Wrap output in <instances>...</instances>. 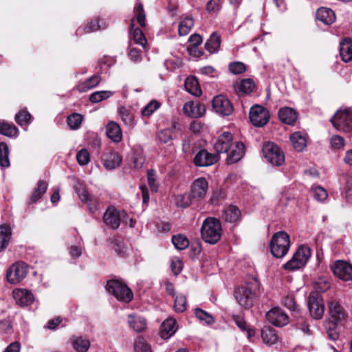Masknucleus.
I'll return each mask as SVG.
<instances>
[{"label":"nucleus","mask_w":352,"mask_h":352,"mask_svg":"<svg viewBox=\"0 0 352 352\" xmlns=\"http://www.w3.org/2000/svg\"><path fill=\"white\" fill-rule=\"evenodd\" d=\"M290 140L297 151H302L306 147L307 138L305 134L302 132L298 131L292 134Z\"/></svg>","instance_id":"nucleus-33"},{"label":"nucleus","mask_w":352,"mask_h":352,"mask_svg":"<svg viewBox=\"0 0 352 352\" xmlns=\"http://www.w3.org/2000/svg\"><path fill=\"white\" fill-rule=\"evenodd\" d=\"M195 314L199 320L204 321L207 324H212L214 322L213 317L210 314L199 308L195 309Z\"/></svg>","instance_id":"nucleus-55"},{"label":"nucleus","mask_w":352,"mask_h":352,"mask_svg":"<svg viewBox=\"0 0 352 352\" xmlns=\"http://www.w3.org/2000/svg\"><path fill=\"white\" fill-rule=\"evenodd\" d=\"M184 87L188 93L195 96H200L202 94L198 80L193 76L186 79Z\"/></svg>","instance_id":"nucleus-29"},{"label":"nucleus","mask_w":352,"mask_h":352,"mask_svg":"<svg viewBox=\"0 0 352 352\" xmlns=\"http://www.w3.org/2000/svg\"><path fill=\"white\" fill-rule=\"evenodd\" d=\"M336 276L343 280L352 279V266L346 262L338 261L332 266Z\"/></svg>","instance_id":"nucleus-18"},{"label":"nucleus","mask_w":352,"mask_h":352,"mask_svg":"<svg viewBox=\"0 0 352 352\" xmlns=\"http://www.w3.org/2000/svg\"><path fill=\"white\" fill-rule=\"evenodd\" d=\"M208 190V183L206 178L201 177L192 183L190 190V196L195 201L203 200Z\"/></svg>","instance_id":"nucleus-12"},{"label":"nucleus","mask_w":352,"mask_h":352,"mask_svg":"<svg viewBox=\"0 0 352 352\" xmlns=\"http://www.w3.org/2000/svg\"><path fill=\"white\" fill-rule=\"evenodd\" d=\"M47 189V183L43 180L38 182L30 198V203H34L41 198Z\"/></svg>","instance_id":"nucleus-38"},{"label":"nucleus","mask_w":352,"mask_h":352,"mask_svg":"<svg viewBox=\"0 0 352 352\" xmlns=\"http://www.w3.org/2000/svg\"><path fill=\"white\" fill-rule=\"evenodd\" d=\"M172 243L179 250L186 249L189 245V241L188 238L183 234L174 235L172 237Z\"/></svg>","instance_id":"nucleus-45"},{"label":"nucleus","mask_w":352,"mask_h":352,"mask_svg":"<svg viewBox=\"0 0 352 352\" xmlns=\"http://www.w3.org/2000/svg\"><path fill=\"white\" fill-rule=\"evenodd\" d=\"M234 89L238 93L248 94L251 93L254 88V82L252 79H243L239 82L234 85Z\"/></svg>","instance_id":"nucleus-35"},{"label":"nucleus","mask_w":352,"mask_h":352,"mask_svg":"<svg viewBox=\"0 0 352 352\" xmlns=\"http://www.w3.org/2000/svg\"><path fill=\"white\" fill-rule=\"evenodd\" d=\"M113 95L110 91H98L89 96V101L92 103H98L109 98Z\"/></svg>","instance_id":"nucleus-46"},{"label":"nucleus","mask_w":352,"mask_h":352,"mask_svg":"<svg viewBox=\"0 0 352 352\" xmlns=\"http://www.w3.org/2000/svg\"><path fill=\"white\" fill-rule=\"evenodd\" d=\"M217 154L210 153L206 149L200 150L195 156L194 163L197 166H209L219 160Z\"/></svg>","instance_id":"nucleus-16"},{"label":"nucleus","mask_w":352,"mask_h":352,"mask_svg":"<svg viewBox=\"0 0 352 352\" xmlns=\"http://www.w3.org/2000/svg\"><path fill=\"white\" fill-rule=\"evenodd\" d=\"M106 134L113 142L118 143L122 139V133L120 125L115 122H110L106 126Z\"/></svg>","instance_id":"nucleus-23"},{"label":"nucleus","mask_w":352,"mask_h":352,"mask_svg":"<svg viewBox=\"0 0 352 352\" xmlns=\"http://www.w3.org/2000/svg\"><path fill=\"white\" fill-rule=\"evenodd\" d=\"M176 329V320L173 318H168L160 327V336L163 339H168L175 333Z\"/></svg>","instance_id":"nucleus-26"},{"label":"nucleus","mask_w":352,"mask_h":352,"mask_svg":"<svg viewBox=\"0 0 352 352\" xmlns=\"http://www.w3.org/2000/svg\"><path fill=\"white\" fill-rule=\"evenodd\" d=\"M263 153L265 159L273 166H280L285 162V155L280 148L273 142L263 144Z\"/></svg>","instance_id":"nucleus-8"},{"label":"nucleus","mask_w":352,"mask_h":352,"mask_svg":"<svg viewBox=\"0 0 352 352\" xmlns=\"http://www.w3.org/2000/svg\"><path fill=\"white\" fill-rule=\"evenodd\" d=\"M308 307L310 315L315 319H320L324 314L323 300L319 294L311 292L308 298Z\"/></svg>","instance_id":"nucleus-11"},{"label":"nucleus","mask_w":352,"mask_h":352,"mask_svg":"<svg viewBox=\"0 0 352 352\" xmlns=\"http://www.w3.org/2000/svg\"><path fill=\"white\" fill-rule=\"evenodd\" d=\"M135 16L131 23V38L135 43L141 45L144 49L146 48L147 40L142 30L138 28H134L135 19L140 25L141 27H145V12L143 5L141 3H137L134 8Z\"/></svg>","instance_id":"nucleus-2"},{"label":"nucleus","mask_w":352,"mask_h":352,"mask_svg":"<svg viewBox=\"0 0 352 352\" xmlns=\"http://www.w3.org/2000/svg\"><path fill=\"white\" fill-rule=\"evenodd\" d=\"M103 221L106 226L116 230L120 225V217L119 211L113 206H109L103 215Z\"/></svg>","instance_id":"nucleus-20"},{"label":"nucleus","mask_w":352,"mask_h":352,"mask_svg":"<svg viewBox=\"0 0 352 352\" xmlns=\"http://www.w3.org/2000/svg\"><path fill=\"white\" fill-rule=\"evenodd\" d=\"M128 324L130 328L138 333L144 331L146 328V320L145 318L136 314L128 316Z\"/></svg>","instance_id":"nucleus-24"},{"label":"nucleus","mask_w":352,"mask_h":352,"mask_svg":"<svg viewBox=\"0 0 352 352\" xmlns=\"http://www.w3.org/2000/svg\"><path fill=\"white\" fill-rule=\"evenodd\" d=\"M192 201H195L192 198L190 197V193L188 195L185 194H179L175 197V202L177 206L181 208L188 207Z\"/></svg>","instance_id":"nucleus-49"},{"label":"nucleus","mask_w":352,"mask_h":352,"mask_svg":"<svg viewBox=\"0 0 352 352\" xmlns=\"http://www.w3.org/2000/svg\"><path fill=\"white\" fill-rule=\"evenodd\" d=\"M32 120V117L26 109H21L15 116V121L21 126L29 125Z\"/></svg>","instance_id":"nucleus-41"},{"label":"nucleus","mask_w":352,"mask_h":352,"mask_svg":"<svg viewBox=\"0 0 352 352\" xmlns=\"http://www.w3.org/2000/svg\"><path fill=\"white\" fill-rule=\"evenodd\" d=\"M12 332V320L10 317L0 320V334H10Z\"/></svg>","instance_id":"nucleus-57"},{"label":"nucleus","mask_w":352,"mask_h":352,"mask_svg":"<svg viewBox=\"0 0 352 352\" xmlns=\"http://www.w3.org/2000/svg\"><path fill=\"white\" fill-rule=\"evenodd\" d=\"M331 318L335 322L342 321L346 317V313L338 301L331 299L328 302Z\"/></svg>","instance_id":"nucleus-21"},{"label":"nucleus","mask_w":352,"mask_h":352,"mask_svg":"<svg viewBox=\"0 0 352 352\" xmlns=\"http://www.w3.org/2000/svg\"><path fill=\"white\" fill-rule=\"evenodd\" d=\"M76 192L78 193L80 199L82 201H85L88 204L89 210L91 212H94L97 210L96 205H91L90 203H89V202H91L92 201V199H91L90 195H89L88 192L85 188H82L76 189Z\"/></svg>","instance_id":"nucleus-51"},{"label":"nucleus","mask_w":352,"mask_h":352,"mask_svg":"<svg viewBox=\"0 0 352 352\" xmlns=\"http://www.w3.org/2000/svg\"><path fill=\"white\" fill-rule=\"evenodd\" d=\"M221 8V0H210L206 4V9L208 12H216L220 10Z\"/></svg>","instance_id":"nucleus-63"},{"label":"nucleus","mask_w":352,"mask_h":352,"mask_svg":"<svg viewBox=\"0 0 352 352\" xmlns=\"http://www.w3.org/2000/svg\"><path fill=\"white\" fill-rule=\"evenodd\" d=\"M10 236L11 229L10 226L7 225H1L0 226V252L8 246Z\"/></svg>","instance_id":"nucleus-40"},{"label":"nucleus","mask_w":352,"mask_h":352,"mask_svg":"<svg viewBox=\"0 0 352 352\" xmlns=\"http://www.w3.org/2000/svg\"><path fill=\"white\" fill-rule=\"evenodd\" d=\"M316 18L324 24L330 25L336 21V14L330 8H320L317 10Z\"/></svg>","instance_id":"nucleus-27"},{"label":"nucleus","mask_w":352,"mask_h":352,"mask_svg":"<svg viewBox=\"0 0 352 352\" xmlns=\"http://www.w3.org/2000/svg\"><path fill=\"white\" fill-rule=\"evenodd\" d=\"M258 289L259 283L256 278H253L235 290V298L241 307L249 308L252 305L253 300Z\"/></svg>","instance_id":"nucleus-3"},{"label":"nucleus","mask_w":352,"mask_h":352,"mask_svg":"<svg viewBox=\"0 0 352 352\" xmlns=\"http://www.w3.org/2000/svg\"><path fill=\"white\" fill-rule=\"evenodd\" d=\"M283 305L293 312L298 313V306L293 295L289 294L283 299Z\"/></svg>","instance_id":"nucleus-52"},{"label":"nucleus","mask_w":352,"mask_h":352,"mask_svg":"<svg viewBox=\"0 0 352 352\" xmlns=\"http://www.w3.org/2000/svg\"><path fill=\"white\" fill-rule=\"evenodd\" d=\"M311 255V249L307 245H300L292 258L284 265V268L294 271L303 267Z\"/></svg>","instance_id":"nucleus-5"},{"label":"nucleus","mask_w":352,"mask_h":352,"mask_svg":"<svg viewBox=\"0 0 352 352\" xmlns=\"http://www.w3.org/2000/svg\"><path fill=\"white\" fill-rule=\"evenodd\" d=\"M213 109L219 115L229 116L233 111L230 101L222 95L215 96L212 100Z\"/></svg>","instance_id":"nucleus-13"},{"label":"nucleus","mask_w":352,"mask_h":352,"mask_svg":"<svg viewBox=\"0 0 352 352\" xmlns=\"http://www.w3.org/2000/svg\"><path fill=\"white\" fill-rule=\"evenodd\" d=\"M12 297L15 302L20 307H28L34 301L33 294L26 289H15L12 292Z\"/></svg>","instance_id":"nucleus-15"},{"label":"nucleus","mask_w":352,"mask_h":352,"mask_svg":"<svg viewBox=\"0 0 352 352\" xmlns=\"http://www.w3.org/2000/svg\"><path fill=\"white\" fill-rule=\"evenodd\" d=\"M105 28V25H100L99 20L91 21L86 24L83 29L84 33H91Z\"/></svg>","instance_id":"nucleus-60"},{"label":"nucleus","mask_w":352,"mask_h":352,"mask_svg":"<svg viewBox=\"0 0 352 352\" xmlns=\"http://www.w3.org/2000/svg\"><path fill=\"white\" fill-rule=\"evenodd\" d=\"M186 298L184 295H178L175 300V310L177 312H183L186 309Z\"/></svg>","instance_id":"nucleus-58"},{"label":"nucleus","mask_w":352,"mask_h":352,"mask_svg":"<svg viewBox=\"0 0 352 352\" xmlns=\"http://www.w3.org/2000/svg\"><path fill=\"white\" fill-rule=\"evenodd\" d=\"M28 272V265L24 262H16L8 269L6 274L8 281L12 284H16L21 281Z\"/></svg>","instance_id":"nucleus-9"},{"label":"nucleus","mask_w":352,"mask_h":352,"mask_svg":"<svg viewBox=\"0 0 352 352\" xmlns=\"http://www.w3.org/2000/svg\"><path fill=\"white\" fill-rule=\"evenodd\" d=\"M340 56L343 61L348 63L352 60V41L344 39L340 43Z\"/></svg>","instance_id":"nucleus-34"},{"label":"nucleus","mask_w":352,"mask_h":352,"mask_svg":"<svg viewBox=\"0 0 352 352\" xmlns=\"http://www.w3.org/2000/svg\"><path fill=\"white\" fill-rule=\"evenodd\" d=\"M83 120V117L81 114L74 113L67 117V124L71 129H78Z\"/></svg>","instance_id":"nucleus-47"},{"label":"nucleus","mask_w":352,"mask_h":352,"mask_svg":"<svg viewBox=\"0 0 352 352\" xmlns=\"http://www.w3.org/2000/svg\"><path fill=\"white\" fill-rule=\"evenodd\" d=\"M101 82V77L98 75H94L83 81H80L76 88L79 92H86L96 87Z\"/></svg>","instance_id":"nucleus-25"},{"label":"nucleus","mask_w":352,"mask_h":352,"mask_svg":"<svg viewBox=\"0 0 352 352\" xmlns=\"http://www.w3.org/2000/svg\"><path fill=\"white\" fill-rule=\"evenodd\" d=\"M228 153L227 162L229 164L239 162L245 154V146L241 142H235L230 148Z\"/></svg>","instance_id":"nucleus-22"},{"label":"nucleus","mask_w":352,"mask_h":352,"mask_svg":"<svg viewBox=\"0 0 352 352\" xmlns=\"http://www.w3.org/2000/svg\"><path fill=\"white\" fill-rule=\"evenodd\" d=\"M134 349L136 352H152L151 345L142 337H138L135 340Z\"/></svg>","instance_id":"nucleus-50"},{"label":"nucleus","mask_w":352,"mask_h":352,"mask_svg":"<svg viewBox=\"0 0 352 352\" xmlns=\"http://www.w3.org/2000/svg\"><path fill=\"white\" fill-rule=\"evenodd\" d=\"M202 239L207 243L215 244L222 235L221 221L214 217H207L201 228Z\"/></svg>","instance_id":"nucleus-1"},{"label":"nucleus","mask_w":352,"mask_h":352,"mask_svg":"<svg viewBox=\"0 0 352 352\" xmlns=\"http://www.w3.org/2000/svg\"><path fill=\"white\" fill-rule=\"evenodd\" d=\"M89 346V340L87 338L82 337H74L73 338V346L78 352H87Z\"/></svg>","instance_id":"nucleus-42"},{"label":"nucleus","mask_w":352,"mask_h":352,"mask_svg":"<svg viewBox=\"0 0 352 352\" xmlns=\"http://www.w3.org/2000/svg\"><path fill=\"white\" fill-rule=\"evenodd\" d=\"M118 114L125 126H128L129 129L133 128L135 122L134 116L130 109L126 107H120L118 109Z\"/></svg>","instance_id":"nucleus-31"},{"label":"nucleus","mask_w":352,"mask_h":352,"mask_svg":"<svg viewBox=\"0 0 352 352\" xmlns=\"http://www.w3.org/2000/svg\"><path fill=\"white\" fill-rule=\"evenodd\" d=\"M229 69L234 74H240L245 71V66L241 62H234L229 65Z\"/></svg>","instance_id":"nucleus-62"},{"label":"nucleus","mask_w":352,"mask_h":352,"mask_svg":"<svg viewBox=\"0 0 352 352\" xmlns=\"http://www.w3.org/2000/svg\"><path fill=\"white\" fill-rule=\"evenodd\" d=\"M10 165L9 159V149L7 144L0 143V166L1 168H8Z\"/></svg>","instance_id":"nucleus-43"},{"label":"nucleus","mask_w":352,"mask_h":352,"mask_svg":"<svg viewBox=\"0 0 352 352\" xmlns=\"http://www.w3.org/2000/svg\"><path fill=\"white\" fill-rule=\"evenodd\" d=\"M240 215L241 212L238 208L230 206L224 210L222 217L227 222L235 223L239 219Z\"/></svg>","instance_id":"nucleus-37"},{"label":"nucleus","mask_w":352,"mask_h":352,"mask_svg":"<svg viewBox=\"0 0 352 352\" xmlns=\"http://www.w3.org/2000/svg\"><path fill=\"white\" fill-rule=\"evenodd\" d=\"M280 120L285 124L292 125L297 120V113L292 108H282L278 111Z\"/></svg>","instance_id":"nucleus-28"},{"label":"nucleus","mask_w":352,"mask_h":352,"mask_svg":"<svg viewBox=\"0 0 352 352\" xmlns=\"http://www.w3.org/2000/svg\"><path fill=\"white\" fill-rule=\"evenodd\" d=\"M106 289L120 301L128 302L133 299L131 290L127 285L119 280H109L106 285Z\"/></svg>","instance_id":"nucleus-6"},{"label":"nucleus","mask_w":352,"mask_h":352,"mask_svg":"<svg viewBox=\"0 0 352 352\" xmlns=\"http://www.w3.org/2000/svg\"><path fill=\"white\" fill-rule=\"evenodd\" d=\"M157 139L161 143L166 144L172 139V132L170 129L160 131L157 134Z\"/></svg>","instance_id":"nucleus-64"},{"label":"nucleus","mask_w":352,"mask_h":352,"mask_svg":"<svg viewBox=\"0 0 352 352\" xmlns=\"http://www.w3.org/2000/svg\"><path fill=\"white\" fill-rule=\"evenodd\" d=\"M261 338L263 342L267 345L274 344L278 340L276 330L271 327H264L262 329Z\"/></svg>","instance_id":"nucleus-30"},{"label":"nucleus","mask_w":352,"mask_h":352,"mask_svg":"<svg viewBox=\"0 0 352 352\" xmlns=\"http://www.w3.org/2000/svg\"><path fill=\"white\" fill-rule=\"evenodd\" d=\"M330 121L338 131L345 133L352 131V113L349 109L337 111Z\"/></svg>","instance_id":"nucleus-7"},{"label":"nucleus","mask_w":352,"mask_h":352,"mask_svg":"<svg viewBox=\"0 0 352 352\" xmlns=\"http://www.w3.org/2000/svg\"><path fill=\"white\" fill-rule=\"evenodd\" d=\"M266 318L269 322L277 327H283L289 322L288 316L278 307L272 308L267 311Z\"/></svg>","instance_id":"nucleus-14"},{"label":"nucleus","mask_w":352,"mask_h":352,"mask_svg":"<svg viewBox=\"0 0 352 352\" xmlns=\"http://www.w3.org/2000/svg\"><path fill=\"white\" fill-rule=\"evenodd\" d=\"M184 113L190 118H200L206 113L205 105L197 102L189 101L183 107Z\"/></svg>","instance_id":"nucleus-19"},{"label":"nucleus","mask_w":352,"mask_h":352,"mask_svg":"<svg viewBox=\"0 0 352 352\" xmlns=\"http://www.w3.org/2000/svg\"><path fill=\"white\" fill-rule=\"evenodd\" d=\"M18 129L12 123L7 122L4 120H0V133L10 137H16L18 134Z\"/></svg>","instance_id":"nucleus-39"},{"label":"nucleus","mask_w":352,"mask_h":352,"mask_svg":"<svg viewBox=\"0 0 352 352\" xmlns=\"http://www.w3.org/2000/svg\"><path fill=\"white\" fill-rule=\"evenodd\" d=\"M122 162L121 156L116 152L107 154L104 158V166L109 170H113L119 166Z\"/></svg>","instance_id":"nucleus-32"},{"label":"nucleus","mask_w":352,"mask_h":352,"mask_svg":"<svg viewBox=\"0 0 352 352\" xmlns=\"http://www.w3.org/2000/svg\"><path fill=\"white\" fill-rule=\"evenodd\" d=\"M250 120L253 125L258 127L265 126L269 121V111L263 106L255 104L250 110Z\"/></svg>","instance_id":"nucleus-10"},{"label":"nucleus","mask_w":352,"mask_h":352,"mask_svg":"<svg viewBox=\"0 0 352 352\" xmlns=\"http://www.w3.org/2000/svg\"><path fill=\"white\" fill-rule=\"evenodd\" d=\"M330 144L331 148L333 149H343L345 145V141L342 136L338 135H334L330 139Z\"/></svg>","instance_id":"nucleus-59"},{"label":"nucleus","mask_w":352,"mask_h":352,"mask_svg":"<svg viewBox=\"0 0 352 352\" xmlns=\"http://www.w3.org/2000/svg\"><path fill=\"white\" fill-rule=\"evenodd\" d=\"M194 25V21L192 18L184 19L179 25V34L180 36L187 35Z\"/></svg>","instance_id":"nucleus-48"},{"label":"nucleus","mask_w":352,"mask_h":352,"mask_svg":"<svg viewBox=\"0 0 352 352\" xmlns=\"http://www.w3.org/2000/svg\"><path fill=\"white\" fill-rule=\"evenodd\" d=\"M76 160L81 166L87 164L90 161L89 152L86 149H81L76 155Z\"/></svg>","instance_id":"nucleus-61"},{"label":"nucleus","mask_w":352,"mask_h":352,"mask_svg":"<svg viewBox=\"0 0 352 352\" xmlns=\"http://www.w3.org/2000/svg\"><path fill=\"white\" fill-rule=\"evenodd\" d=\"M233 135L230 132L226 131L219 135L214 144V148L218 153H228L233 144Z\"/></svg>","instance_id":"nucleus-17"},{"label":"nucleus","mask_w":352,"mask_h":352,"mask_svg":"<svg viewBox=\"0 0 352 352\" xmlns=\"http://www.w3.org/2000/svg\"><path fill=\"white\" fill-rule=\"evenodd\" d=\"M311 190L314 199L318 201H323L327 198V190L321 186H313Z\"/></svg>","instance_id":"nucleus-54"},{"label":"nucleus","mask_w":352,"mask_h":352,"mask_svg":"<svg viewBox=\"0 0 352 352\" xmlns=\"http://www.w3.org/2000/svg\"><path fill=\"white\" fill-rule=\"evenodd\" d=\"M221 45V37L217 32H213L205 43V47L210 53L213 54L219 50Z\"/></svg>","instance_id":"nucleus-36"},{"label":"nucleus","mask_w":352,"mask_h":352,"mask_svg":"<svg viewBox=\"0 0 352 352\" xmlns=\"http://www.w3.org/2000/svg\"><path fill=\"white\" fill-rule=\"evenodd\" d=\"M233 320L235 322V324L237 325V327L242 331H247L248 338H251L252 336H254L255 334L254 330L252 329H250L245 320H244L243 317L239 315H234L233 316Z\"/></svg>","instance_id":"nucleus-44"},{"label":"nucleus","mask_w":352,"mask_h":352,"mask_svg":"<svg viewBox=\"0 0 352 352\" xmlns=\"http://www.w3.org/2000/svg\"><path fill=\"white\" fill-rule=\"evenodd\" d=\"M160 107V104L156 100L151 101L142 110V116L144 117L151 116Z\"/></svg>","instance_id":"nucleus-53"},{"label":"nucleus","mask_w":352,"mask_h":352,"mask_svg":"<svg viewBox=\"0 0 352 352\" xmlns=\"http://www.w3.org/2000/svg\"><path fill=\"white\" fill-rule=\"evenodd\" d=\"M147 179L151 190L153 192H157L159 184L157 181V177L154 170L151 169L147 170Z\"/></svg>","instance_id":"nucleus-56"},{"label":"nucleus","mask_w":352,"mask_h":352,"mask_svg":"<svg viewBox=\"0 0 352 352\" xmlns=\"http://www.w3.org/2000/svg\"><path fill=\"white\" fill-rule=\"evenodd\" d=\"M270 246L271 252L274 257L278 258L284 257L290 247L289 234L284 231L275 233L272 236Z\"/></svg>","instance_id":"nucleus-4"}]
</instances>
